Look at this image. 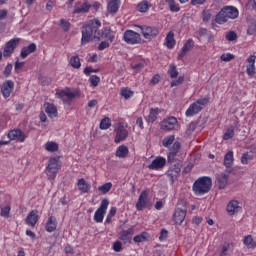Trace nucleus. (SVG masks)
Here are the masks:
<instances>
[{
  "label": "nucleus",
  "instance_id": "1",
  "mask_svg": "<svg viewBox=\"0 0 256 256\" xmlns=\"http://www.w3.org/2000/svg\"><path fill=\"white\" fill-rule=\"evenodd\" d=\"M99 27H101V21L98 19L91 20L88 24L82 27V38L81 45H87L91 41V39H96V41H100L103 35L99 31Z\"/></svg>",
  "mask_w": 256,
  "mask_h": 256
},
{
  "label": "nucleus",
  "instance_id": "2",
  "mask_svg": "<svg viewBox=\"0 0 256 256\" xmlns=\"http://www.w3.org/2000/svg\"><path fill=\"white\" fill-rule=\"evenodd\" d=\"M239 17V10L235 6H224L215 17V22L218 25L227 23L229 19H237Z\"/></svg>",
  "mask_w": 256,
  "mask_h": 256
},
{
  "label": "nucleus",
  "instance_id": "3",
  "mask_svg": "<svg viewBox=\"0 0 256 256\" xmlns=\"http://www.w3.org/2000/svg\"><path fill=\"white\" fill-rule=\"evenodd\" d=\"M211 187H213V180L211 177L202 176L193 183L192 191H194L195 195H205V193L211 191Z\"/></svg>",
  "mask_w": 256,
  "mask_h": 256
},
{
  "label": "nucleus",
  "instance_id": "4",
  "mask_svg": "<svg viewBox=\"0 0 256 256\" xmlns=\"http://www.w3.org/2000/svg\"><path fill=\"white\" fill-rule=\"evenodd\" d=\"M56 97L61 99L65 105H67L70 101H73L76 97H81V91L77 89L65 88V90H61L56 92Z\"/></svg>",
  "mask_w": 256,
  "mask_h": 256
},
{
  "label": "nucleus",
  "instance_id": "5",
  "mask_svg": "<svg viewBox=\"0 0 256 256\" xmlns=\"http://www.w3.org/2000/svg\"><path fill=\"white\" fill-rule=\"evenodd\" d=\"M182 205V208L179 207ZM187 202L185 200H179L178 207L175 209L174 212V221L176 225H181L185 221V217H187Z\"/></svg>",
  "mask_w": 256,
  "mask_h": 256
},
{
  "label": "nucleus",
  "instance_id": "6",
  "mask_svg": "<svg viewBox=\"0 0 256 256\" xmlns=\"http://www.w3.org/2000/svg\"><path fill=\"white\" fill-rule=\"evenodd\" d=\"M183 168V160H179L166 172L167 177H169L171 183H175L181 175V169Z\"/></svg>",
  "mask_w": 256,
  "mask_h": 256
},
{
  "label": "nucleus",
  "instance_id": "7",
  "mask_svg": "<svg viewBox=\"0 0 256 256\" xmlns=\"http://www.w3.org/2000/svg\"><path fill=\"white\" fill-rule=\"evenodd\" d=\"M108 207H109V199L104 198L101 201L99 208L96 210L94 214V221L96 223H103V219H105V213H107Z\"/></svg>",
  "mask_w": 256,
  "mask_h": 256
},
{
  "label": "nucleus",
  "instance_id": "8",
  "mask_svg": "<svg viewBox=\"0 0 256 256\" xmlns=\"http://www.w3.org/2000/svg\"><path fill=\"white\" fill-rule=\"evenodd\" d=\"M59 169H61V166L59 165V159L56 157L50 158L46 168V171H48V177L50 179H55L57 173H59Z\"/></svg>",
  "mask_w": 256,
  "mask_h": 256
},
{
  "label": "nucleus",
  "instance_id": "9",
  "mask_svg": "<svg viewBox=\"0 0 256 256\" xmlns=\"http://www.w3.org/2000/svg\"><path fill=\"white\" fill-rule=\"evenodd\" d=\"M133 235H135V226H131L128 230H121L118 233V239L122 241L124 245H131Z\"/></svg>",
  "mask_w": 256,
  "mask_h": 256
},
{
  "label": "nucleus",
  "instance_id": "10",
  "mask_svg": "<svg viewBox=\"0 0 256 256\" xmlns=\"http://www.w3.org/2000/svg\"><path fill=\"white\" fill-rule=\"evenodd\" d=\"M123 39L129 45H135L137 43H141V34L133 30H126L124 32Z\"/></svg>",
  "mask_w": 256,
  "mask_h": 256
},
{
  "label": "nucleus",
  "instance_id": "11",
  "mask_svg": "<svg viewBox=\"0 0 256 256\" xmlns=\"http://www.w3.org/2000/svg\"><path fill=\"white\" fill-rule=\"evenodd\" d=\"M140 28L144 39H149V41L159 35V28L155 26H141Z\"/></svg>",
  "mask_w": 256,
  "mask_h": 256
},
{
  "label": "nucleus",
  "instance_id": "12",
  "mask_svg": "<svg viewBox=\"0 0 256 256\" xmlns=\"http://www.w3.org/2000/svg\"><path fill=\"white\" fill-rule=\"evenodd\" d=\"M149 191L144 190L140 193L138 201L136 203V209L137 211H143V209H146L149 205Z\"/></svg>",
  "mask_w": 256,
  "mask_h": 256
},
{
  "label": "nucleus",
  "instance_id": "13",
  "mask_svg": "<svg viewBox=\"0 0 256 256\" xmlns=\"http://www.w3.org/2000/svg\"><path fill=\"white\" fill-rule=\"evenodd\" d=\"M20 42H21V38H13L9 40L6 43V46L3 51L4 57H11V55H13V51H15V49L17 48V45H19Z\"/></svg>",
  "mask_w": 256,
  "mask_h": 256
},
{
  "label": "nucleus",
  "instance_id": "14",
  "mask_svg": "<svg viewBox=\"0 0 256 256\" xmlns=\"http://www.w3.org/2000/svg\"><path fill=\"white\" fill-rule=\"evenodd\" d=\"M177 123V118L170 116L160 123V129L162 131H173L177 127Z\"/></svg>",
  "mask_w": 256,
  "mask_h": 256
},
{
  "label": "nucleus",
  "instance_id": "15",
  "mask_svg": "<svg viewBox=\"0 0 256 256\" xmlns=\"http://www.w3.org/2000/svg\"><path fill=\"white\" fill-rule=\"evenodd\" d=\"M13 89H15V82L12 80H7L2 84L1 93L4 99H9V97H11Z\"/></svg>",
  "mask_w": 256,
  "mask_h": 256
},
{
  "label": "nucleus",
  "instance_id": "16",
  "mask_svg": "<svg viewBox=\"0 0 256 256\" xmlns=\"http://www.w3.org/2000/svg\"><path fill=\"white\" fill-rule=\"evenodd\" d=\"M8 138L10 141H18L19 143H23L25 139H27V136L25 133H23V131L14 129L8 132Z\"/></svg>",
  "mask_w": 256,
  "mask_h": 256
},
{
  "label": "nucleus",
  "instance_id": "17",
  "mask_svg": "<svg viewBox=\"0 0 256 256\" xmlns=\"http://www.w3.org/2000/svg\"><path fill=\"white\" fill-rule=\"evenodd\" d=\"M165 165H167V160L164 157L158 156L148 165V169L151 171H159V169H163Z\"/></svg>",
  "mask_w": 256,
  "mask_h": 256
},
{
  "label": "nucleus",
  "instance_id": "18",
  "mask_svg": "<svg viewBox=\"0 0 256 256\" xmlns=\"http://www.w3.org/2000/svg\"><path fill=\"white\" fill-rule=\"evenodd\" d=\"M129 135V132L125 128V126L120 125L116 128V136L114 138V143H121V141H125Z\"/></svg>",
  "mask_w": 256,
  "mask_h": 256
},
{
  "label": "nucleus",
  "instance_id": "19",
  "mask_svg": "<svg viewBox=\"0 0 256 256\" xmlns=\"http://www.w3.org/2000/svg\"><path fill=\"white\" fill-rule=\"evenodd\" d=\"M229 175H231V173H228L227 170H225L217 176L216 181L218 183V189H225L227 187V184L229 183Z\"/></svg>",
  "mask_w": 256,
  "mask_h": 256
},
{
  "label": "nucleus",
  "instance_id": "20",
  "mask_svg": "<svg viewBox=\"0 0 256 256\" xmlns=\"http://www.w3.org/2000/svg\"><path fill=\"white\" fill-rule=\"evenodd\" d=\"M255 59H256L255 55H251L247 59L248 64L246 65V73L248 77H255Z\"/></svg>",
  "mask_w": 256,
  "mask_h": 256
},
{
  "label": "nucleus",
  "instance_id": "21",
  "mask_svg": "<svg viewBox=\"0 0 256 256\" xmlns=\"http://www.w3.org/2000/svg\"><path fill=\"white\" fill-rule=\"evenodd\" d=\"M233 161V151H228L224 156V166L226 167V173H233V169L231 168V165H233Z\"/></svg>",
  "mask_w": 256,
  "mask_h": 256
},
{
  "label": "nucleus",
  "instance_id": "22",
  "mask_svg": "<svg viewBox=\"0 0 256 256\" xmlns=\"http://www.w3.org/2000/svg\"><path fill=\"white\" fill-rule=\"evenodd\" d=\"M37 221H39V211H30V213L26 217L27 225H30V227H35V225H37Z\"/></svg>",
  "mask_w": 256,
  "mask_h": 256
},
{
  "label": "nucleus",
  "instance_id": "23",
  "mask_svg": "<svg viewBox=\"0 0 256 256\" xmlns=\"http://www.w3.org/2000/svg\"><path fill=\"white\" fill-rule=\"evenodd\" d=\"M227 213L230 216L235 215V213H239V211H241V206H239V201L237 200H232L228 203L227 205Z\"/></svg>",
  "mask_w": 256,
  "mask_h": 256
},
{
  "label": "nucleus",
  "instance_id": "24",
  "mask_svg": "<svg viewBox=\"0 0 256 256\" xmlns=\"http://www.w3.org/2000/svg\"><path fill=\"white\" fill-rule=\"evenodd\" d=\"M35 51H37V44L31 43L30 45L22 48L20 57L22 59H26V57H29V55H31V53H35Z\"/></svg>",
  "mask_w": 256,
  "mask_h": 256
},
{
  "label": "nucleus",
  "instance_id": "25",
  "mask_svg": "<svg viewBox=\"0 0 256 256\" xmlns=\"http://www.w3.org/2000/svg\"><path fill=\"white\" fill-rule=\"evenodd\" d=\"M44 107H45V113H47L50 119H55V117H57L58 112H57V106H55V104L46 102L44 104Z\"/></svg>",
  "mask_w": 256,
  "mask_h": 256
},
{
  "label": "nucleus",
  "instance_id": "26",
  "mask_svg": "<svg viewBox=\"0 0 256 256\" xmlns=\"http://www.w3.org/2000/svg\"><path fill=\"white\" fill-rule=\"evenodd\" d=\"M194 45H195V42H193V39H188L184 44V46L182 47L180 53L178 54V59H183V57L187 55V52L193 49Z\"/></svg>",
  "mask_w": 256,
  "mask_h": 256
},
{
  "label": "nucleus",
  "instance_id": "27",
  "mask_svg": "<svg viewBox=\"0 0 256 256\" xmlns=\"http://www.w3.org/2000/svg\"><path fill=\"white\" fill-rule=\"evenodd\" d=\"M203 107H201L196 102L191 104L189 108L186 110V117H193V115H197V113H200L202 111Z\"/></svg>",
  "mask_w": 256,
  "mask_h": 256
},
{
  "label": "nucleus",
  "instance_id": "28",
  "mask_svg": "<svg viewBox=\"0 0 256 256\" xmlns=\"http://www.w3.org/2000/svg\"><path fill=\"white\" fill-rule=\"evenodd\" d=\"M91 9V4H89V2H84L83 4H81L80 6H75V9L73 11L74 15L77 14H85V13H89V10Z\"/></svg>",
  "mask_w": 256,
  "mask_h": 256
},
{
  "label": "nucleus",
  "instance_id": "29",
  "mask_svg": "<svg viewBox=\"0 0 256 256\" xmlns=\"http://www.w3.org/2000/svg\"><path fill=\"white\" fill-rule=\"evenodd\" d=\"M57 229V218L55 216H50L46 223V231L48 233H53Z\"/></svg>",
  "mask_w": 256,
  "mask_h": 256
},
{
  "label": "nucleus",
  "instance_id": "30",
  "mask_svg": "<svg viewBox=\"0 0 256 256\" xmlns=\"http://www.w3.org/2000/svg\"><path fill=\"white\" fill-rule=\"evenodd\" d=\"M120 3H121V0H111L107 5L108 13L115 15V13L119 11Z\"/></svg>",
  "mask_w": 256,
  "mask_h": 256
},
{
  "label": "nucleus",
  "instance_id": "31",
  "mask_svg": "<svg viewBox=\"0 0 256 256\" xmlns=\"http://www.w3.org/2000/svg\"><path fill=\"white\" fill-rule=\"evenodd\" d=\"M77 185L81 193H89L91 189V184L87 183V181H85V178L79 179Z\"/></svg>",
  "mask_w": 256,
  "mask_h": 256
},
{
  "label": "nucleus",
  "instance_id": "32",
  "mask_svg": "<svg viewBox=\"0 0 256 256\" xmlns=\"http://www.w3.org/2000/svg\"><path fill=\"white\" fill-rule=\"evenodd\" d=\"M129 155V148L125 145H121L116 150V157H119V159H125Z\"/></svg>",
  "mask_w": 256,
  "mask_h": 256
},
{
  "label": "nucleus",
  "instance_id": "33",
  "mask_svg": "<svg viewBox=\"0 0 256 256\" xmlns=\"http://www.w3.org/2000/svg\"><path fill=\"white\" fill-rule=\"evenodd\" d=\"M157 115H159V108H151L146 121L148 123H155L157 121Z\"/></svg>",
  "mask_w": 256,
  "mask_h": 256
},
{
  "label": "nucleus",
  "instance_id": "34",
  "mask_svg": "<svg viewBox=\"0 0 256 256\" xmlns=\"http://www.w3.org/2000/svg\"><path fill=\"white\" fill-rule=\"evenodd\" d=\"M181 151V142L175 141L173 145L169 148L168 155H179Z\"/></svg>",
  "mask_w": 256,
  "mask_h": 256
},
{
  "label": "nucleus",
  "instance_id": "35",
  "mask_svg": "<svg viewBox=\"0 0 256 256\" xmlns=\"http://www.w3.org/2000/svg\"><path fill=\"white\" fill-rule=\"evenodd\" d=\"M150 7H151V3H149V1H147V0H143L142 2H140L137 5V10L140 13H147V11H149Z\"/></svg>",
  "mask_w": 256,
  "mask_h": 256
},
{
  "label": "nucleus",
  "instance_id": "36",
  "mask_svg": "<svg viewBox=\"0 0 256 256\" xmlns=\"http://www.w3.org/2000/svg\"><path fill=\"white\" fill-rule=\"evenodd\" d=\"M166 43L168 49H173L175 47V34L173 32H168L166 36Z\"/></svg>",
  "mask_w": 256,
  "mask_h": 256
},
{
  "label": "nucleus",
  "instance_id": "37",
  "mask_svg": "<svg viewBox=\"0 0 256 256\" xmlns=\"http://www.w3.org/2000/svg\"><path fill=\"white\" fill-rule=\"evenodd\" d=\"M149 240V233L142 232L139 235L134 236L133 241L134 243H145V241Z\"/></svg>",
  "mask_w": 256,
  "mask_h": 256
},
{
  "label": "nucleus",
  "instance_id": "38",
  "mask_svg": "<svg viewBox=\"0 0 256 256\" xmlns=\"http://www.w3.org/2000/svg\"><path fill=\"white\" fill-rule=\"evenodd\" d=\"M166 3L172 13H179L181 11V7H179V4L175 0H166Z\"/></svg>",
  "mask_w": 256,
  "mask_h": 256
},
{
  "label": "nucleus",
  "instance_id": "39",
  "mask_svg": "<svg viewBox=\"0 0 256 256\" xmlns=\"http://www.w3.org/2000/svg\"><path fill=\"white\" fill-rule=\"evenodd\" d=\"M45 149H46V151H49V153H55V152L59 151V145L53 141L47 142L45 144Z\"/></svg>",
  "mask_w": 256,
  "mask_h": 256
},
{
  "label": "nucleus",
  "instance_id": "40",
  "mask_svg": "<svg viewBox=\"0 0 256 256\" xmlns=\"http://www.w3.org/2000/svg\"><path fill=\"white\" fill-rule=\"evenodd\" d=\"M70 65L73 67V69H80L81 68V59H79V56H72L70 58Z\"/></svg>",
  "mask_w": 256,
  "mask_h": 256
},
{
  "label": "nucleus",
  "instance_id": "41",
  "mask_svg": "<svg viewBox=\"0 0 256 256\" xmlns=\"http://www.w3.org/2000/svg\"><path fill=\"white\" fill-rule=\"evenodd\" d=\"M253 154L246 152L242 154L241 157V164L242 165H249V162L253 161Z\"/></svg>",
  "mask_w": 256,
  "mask_h": 256
},
{
  "label": "nucleus",
  "instance_id": "42",
  "mask_svg": "<svg viewBox=\"0 0 256 256\" xmlns=\"http://www.w3.org/2000/svg\"><path fill=\"white\" fill-rule=\"evenodd\" d=\"M120 95L122 97H124V99L127 100V99H131V97H133L134 92L132 90H130V88L124 87V88L121 89Z\"/></svg>",
  "mask_w": 256,
  "mask_h": 256
},
{
  "label": "nucleus",
  "instance_id": "43",
  "mask_svg": "<svg viewBox=\"0 0 256 256\" xmlns=\"http://www.w3.org/2000/svg\"><path fill=\"white\" fill-rule=\"evenodd\" d=\"M168 75H170L171 79H176V77H178L179 71H177V66L175 64L169 65Z\"/></svg>",
  "mask_w": 256,
  "mask_h": 256
},
{
  "label": "nucleus",
  "instance_id": "44",
  "mask_svg": "<svg viewBox=\"0 0 256 256\" xmlns=\"http://www.w3.org/2000/svg\"><path fill=\"white\" fill-rule=\"evenodd\" d=\"M244 245L248 247V249H254L256 247V242L253 241V236L248 235L244 238Z\"/></svg>",
  "mask_w": 256,
  "mask_h": 256
},
{
  "label": "nucleus",
  "instance_id": "45",
  "mask_svg": "<svg viewBox=\"0 0 256 256\" xmlns=\"http://www.w3.org/2000/svg\"><path fill=\"white\" fill-rule=\"evenodd\" d=\"M111 187H113V184L111 182H107L101 186L98 187V191L102 193V195H107L108 191H111Z\"/></svg>",
  "mask_w": 256,
  "mask_h": 256
},
{
  "label": "nucleus",
  "instance_id": "46",
  "mask_svg": "<svg viewBox=\"0 0 256 256\" xmlns=\"http://www.w3.org/2000/svg\"><path fill=\"white\" fill-rule=\"evenodd\" d=\"M173 141H175V135L166 136L162 141V145L163 147H169L173 145Z\"/></svg>",
  "mask_w": 256,
  "mask_h": 256
},
{
  "label": "nucleus",
  "instance_id": "47",
  "mask_svg": "<svg viewBox=\"0 0 256 256\" xmlns=\"http://www.w3.org/2000/svg\"><path fill=\"white\" fill-rule=\"evenodd\" d=\"M109 127H111V119H109V117L103 118L100 122V129L106 130L109 129Z\"/></svg>",
  "mask_w": 256,
  "mask_h": 256
},
{
  "label": "nucleus",
  "instance_id": "48",
  "mask_svg": "<svg viewBox=\"0 0 256 256\" xmlns=\"http://www.w3.org/2000/svg\"><path fill=\"white\" fill-rule=\"evenodd\" d=\"M233 137H235V130H233V127L228 128L223 135L224 141H229V139H233Z\"/></svg>",
  "mask_w": 256,
  "mask_h": 256
},
{
  "label": "nucleus",
  "instance_id": "49",
  "mask_svg": "<svg viewBox=\"0 0 256 256\" xmlns=\"http://www.w3.org/2000/svg\"><path fill=\"white\" fill-rule=\"evenodd\" d=\"M231 247H233V244L224 243L222 245V251L220 253V256H227V255H229V251H231Z\"/></svg>",
  "mask_w": 256,
  "mask_h": 256
},
{
  "label": "nucleus",
  "instance_id": "50",
  "mask_svg": "<svg viewBox=\"0 0 256 256\" xmlns=\"http://www.w3.org/2000/svg\"><path fill=\"white\" fill-rule=\"evenodd\" d=\"M60 27L63 29L65 33L71 29V23L65 19H60Z\"/></svg>",
  "mask_w": 256,
  "mask_h": 256
},
{
  "label": "nucleus",
  "instance_id": "51",
  "mask_svg": "<svg viewBox=\"0 0 256 256\" xmlns=\"http://www.w3.org/2000/svg\"><path fill=\"white\" fill-rule=\"evenodd\" d=\"M179 154H167V163L168 165H173V163H177L178 161H180L179 159H177Z\"/></svg>",
  "mask_w": 256,
  "mask_h": 256
},
{
  "label": "nucleus",
  "instance_id": "52",
  "mask_svg": "<svg viewBox=\"0 0 256 256\" xmlns=\"http://www.w3.org/2000/svg\"><path fill=\"white\" fill-rule=\"evenodd\" d=\"M89 81H90L92 87H97V85H99V83L101 82V78H99V76H97V75H92L89 78Z\"/></svg>",
  "mask_w": 256,
  "mask_h": 256
},
{
  "label": "nucleus",
  "instance_id": "53",
  "mask_svg": "<svg viewBox=\"0 0 256 256\" xmlns=\"http://www.w3.org/2000/svg\"><path fill=\"white\" fill-rule=\"evenodd\" d=\"M9 213H11V206H5L1 209V217H5V219H9Z\"/></svg>",
  "mask_w": 256,
  "mask_h": 256
},
{
  "label": "nucleus",
  "instance_id": "54",
  "mask_svg": "<svg viewBox=\"0 0 256 256\" xmlns=\"http://www.w3.org/2000/svg\"><path fill=\"white\" fill-rule=\"evenodd\" d=\"M112 248L115 253H121V251H123V243H121V241H116L113 243Z\"/></svg>",
  "mask_w": 256,
  "mask_h": 256
},
{
  "label": "nucleus",
  "instance_id": "55",
  "mask_svg": "<svg viewBox=\"0 0 256 256\" xmlns=\"http://www.w3.org/2000/svg\"><path fill=\"white\" fill-rule=\"evenodd\" d=\"M104 37H105V39H108L110 41V43H113L115 36L111 35V28L104 29Z\"/></svg>",
  "mask_w": 256,
  "mask_h": 256
},
{
  "label": "nucleus",
  "instance_id": "56",
  "mask_svg": "<svg viewBox=\"0 0 256 256\" xmlns=\"http://www.w3.org/2000/svg\"><path fill=\"white\" fill-rule=\"evenodd\" d=\"M184 81H185V77L180 76L177 80H174L170 83V87H177L179 85H183Z\"/></svg>",
  "mask_w": 256,
  "mask_h": 256
},
{
  "label": "nucleus",
  "instance_id": "57",
  "mask_svg": "<svg viewBox=\"0 0 256 256\" xmlns=\"http://www.w3.org/2000/svg\"><path fill=\"white\" fill-rule=\"evenodd\" d=\"M220 59L221 61L229 62V61H232V59H235V55L231 53L222 54Z\"/></svg>",
  "mask_w": 256,
  "mask_h": 256
},
{
  "label": "nucleus",
  "instance_id": "58",
  "mask_svg": "<svg viewBox=\"0 0 256 256\" xmlns=\"http://www.w3.org/2000/svg\"><path fill=\"white\" fill-rule=\"evenodd\" d=\"M226 39L227 41H235L237 39V33L235 31H229L226 34Z\"/></svg>",
  "mask_w": 256,
  "mask_h": 256
},
{
  "label": "nucleus",
  "instance_id": "59",
  "mask_svg": "<svg viewBox=\"0 0 256 256\" xmlns=\"http://www.w3.org/2000/svg\"><path fill=\"white\" fill-rule=\"evenodd\" d=\"M11 71H13V64H7L3 72L4 77H9Z\"/></svg>",
  "mask_w": 256,
  "mask_h": 256
},
{
  "label": "nucleus",
  "instance_id": "60",
  "mask_svg": "<svg viewBox=\"0 0 256 256\" xmlns=\"http://www.w3.org/2000/svg\"><path fill=\"white\" fill-rule=\"evenodd\" d=\"M256 33V23H252L247 29V35H255Z\"/></svg>",
  "mask_w": 256,
  "mask_h": 256
},
{
  "label": "nucleus",
  "instance_id": "61",
  "mask_svg": "<svg viewBox=\"0 0 256 256\" xmlns=\"http://www.w3.org/2000/svg\"><path fill=\"white\" fill-rule=\"evenodd\" d=\"M169 237V232L165 229H162L159 236V241H165Z\"/></svg>",
  "mask_w": 256,
  "mask_h": 256
},
{
  "label": "nucleus",
  "instance_id": "62",
  "mask_svg": "<svg viewBox=\"0 0 256 256\" xmlns=\"http://www.w3.org/2000/svg\"><path fill=\"white\" fill-rule=\"evenodd\" d=\"M193 169V163H188L186 167H184L182 171V175H187V173H191V170Z\"/></svg>",
  "mask_w": 256,
  "mask_h": 256
},
{
  "label": "nucleus",
  "instance_id": "63",
  "mask_svg": "<svg viewBox=\"0 0 256 256\" xmlns=\"http://www.w3.org/2000/svg\"><path fill=\"white\" fill-rule=\"evenodd\" d=\"M161 81V76L159 74H156L152 77V79L150 80V83L152 85H157V83H159Z\"/></svg>",
  "mask_w": 256,
  "mask_h": 256
},
{
  "label": "nucleus",
  "instance_id": "64",
  "mask_svg": "<svg viewBox=\"0 0 256 256\" xmlns=\"http://www.w3.org/2000/svg\"><path fill=\"white\" fill-rule=\"evenodd\" d=\"M109 47V42L102 41L98 46V51H103Z\"/></svg>",
  "mask_w": 256,
  "mask_h": 256
}]
</instances>
